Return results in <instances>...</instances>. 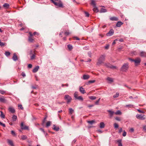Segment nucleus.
<instances>
[{"label":"nucleus","instance_id":"obj_50","mask_svg":"<svg viewBox=\"0 0 146 146\" xmlns=\"http://www.w3.org/2000/svg\"><path fill=\"white\" fill-rule=\"evenodd\" d=\"M126 133L125 131H123V133L122 135L124 137H125L126 136Z\"/></svg>","mask_w":146,"mask_h":146},{"label":"nucleus","instance_id":"obj_1","mask_svg":"<svg viewBox=\"0 0 146 146\" xmlns=\"http://www.w3.org/2000/svg\"><path fill=\"white\" fill-rule=\"evenodd\" d=\"M106 56L104 54L100 55L99 58L98 59V61L96 63V64L98 66L100 65L103 63L105 59Z\"/></svg>","mask_w":146,"mask_h":146},{"label":"nucleus","instance_id":"obj_51","mask_svg":"<svg viewBox=\"0 0 146 146\" xmlns=\"http://www.w3.org/2000/svg\"><path fill=\"white\" fill-rule=\"evenodd\" d=\"M33 35H37V36H38L39 35V34L38 33H37L36 32H35L33 34Z\"/></svg>","mask_w":146,"mask_h":146},{"label":"nucleus","instance_id":"obj_10","mask_svg":"<svg viewBox=\"0 0 146 146\" xmlns=\"http://www.w3.org/2000/svg\"><path fill=\"white\" fill-rule=\"evenodd\" d=\"M30 36L29 37V40L31 42H32L33 40V39L32 38V36H33L32 34L31 33L29 32Z\"/></svg>","mask_w":146,"mask_h":146},{"label":"nucleus","instance_id":"obj_9","mask_svg":"<svg viewBox=\"0 0 146 146\" xmlns=\"http://www.w3.org/2000/svg\"><path fill=\"white\" fill-rule=\"evenodd\" d=\"M140 56L142 57H146V52L144 51H142L140 52Z\"/></svg>","mask_w":146,"mask_h":146},{"label":"nucleus","instance_id":"obj_25","mask_svg":"<svg viewBox=\"0 0 146 146\" xmlns=\"http://www.w3.org/2000/svg\"><path fill=\"white\" fill-rule=\"evenodd\" d=\"M94 8L93 9V11L96 13H97L98 12V10L96 6L94 7Z\"/></svg>","mask_w":146,"mask_h":146},{"label":"nucleus","instance_id":"obj_61","mask_svg":"<svg viewBox=\"0 0 146 146\" xmlns=\"http://www.w3.org/2000/svg\"><path fill=\"white\" fill-rule=\"evenodd\" d=\"M74 38L75 39L77 40H80V39L77 36L74 37Z\"/></svg>","mask_w":146,"mask_h":146},{"label":"nucleus","instance_id":"obj_47","mask_svg":"<svg viewBox=\"0 0 146 146\" xmlns=\"http://www.w3.org/2000/svg\"><path fill=\"white\" fill-rule=\"evenodd\" d=\"M84 13L86 17H88L89 16L90 14L88 12L85 11L84 12Z\"/></svg>","mask_w":146,"mask_h":146},{"label":"nucleus","instance_id":"obj_14","mask_svg":"<svg viewBox=\"0 0 146 146\" xmlns=\"http://www.w3.org/2000/svg\"><path fill=\"white\" fill-rule=\"evenodd\" d=\"M107 111L109 113L110 117H112L113 114L115 113L114 111L110 110H108Z\"/></svg>","mask_w":146,"mask_h":146},{"label":"nucleus","instance_id":"obj_28","mask_svg":"<svg viewBox=\"0 0 146 146\" xmlns=\"http://www.w3.org/2000/svg\"><path fill=\"white\" fill-rule=\"evenodd\" d=\"M53 126L54 127L53 128V129L54 130L56 131H58L59 130V128L58 127H56L54 125Z\"/></svg>","mask_w":146,"mask_h":146},{"label":"nucleus","instance_id":"obj_35","mask_svg":"<svg viewBox=\"0 0 146 146\" xmlns=\"http://www.w3.org/2000/svg\"><path fill=\"white\" fill-rule=\"evenodd\" d=\"M17 119V116L16 115H14L12 117V119L14 121H15Z\"/></svg>","mask_w":146,"mask_h":146},{"label":"nucleus","instance_id":"obj_7","mask_svg":"<svg viewBox=\"0 0 146 146\" xmlns=\"http://www.w3.org/2000/svg\"><path fill=\"white\" fill-rule=\"evenodd\" d=\"M114 33V31L113 29H111L109 32L106 34V35L107 36H110L112 35Z\"/></svg>","mask_w":146,"mask_h":146},{"label":"nucleus","instance_id":"obj_3","mask_svg":"<svg viewBox=\"0 0 146 146\" xmlns=\"http://www.w3.org/2000/svg\"><path fill=\"white\" fill-rule=\"evenodd\" d=\"M52 3L58 6L59 7L64 8V6L63 5V4L61 1H59L58 3L56 2L53 0H50Z\"/></svg>","mask_w":146,"mask_h":146},{"label":"nucleus","instance_id":"obj_30","mask_svg":"<svg viewBox=\"0 0 146 146\" xmlns=\"http://www.w3.org/2000/svg\"><path fill=\"white\" fill-rule=\"evenodd\" d=\"M27 137L25 135H22L21 137V139L23 140H25L27 139Z\"/></svg>","mask_w":146,"mask_h":146},{"label":"nucleus","instance_id":"obj_44","mask_svg":"<svg viewBox=\"0 0 146 146\" xmlns=\"http://www.w3.org/2000/svg\"><path fill=\"white\" fill-rule=\"evenodd\" d=\"M105 65L107 67L109 68H110L111 65V64L109 63H106Z\"/></svg>","mask_w":146,"mask_h":146},{"label":"nucleus","instance_id":"obj_64","mask_svg":"<svg viewBox=\"0 0 146 146\" xmlns=\"http://www.w3.org/2000/svg\"><path fill=\"white\" fill-rule=\"evenodd\" d=\"M83 49L84 50H88L89 49V48H88V47H87L85 46V47H84L83 48Z\"/></svg>","mask_w":146,"mask_h":146},{"label":"nucleus","instance_id":"obj_42","mask_svg":"<svg viewBox=\"0 0 146 146\" xmlns=\"http://www.w3.org/2000/svg\"><path fill=\"white\" fill-rule=\"evenodd\" d=\"M119 94L118 93H117L115 95H114L113 96V97L114 98H116L119 96Z\"/></svg>","mask_w":146,"mask_h":146},{"label":"nucleus","instance_id":"obj_33","mask_svg":"<svg viewBox=\"0 0 146 146\" xmlns=\"http://www.w3.org/2000/svg\"><path fill=\"white\" fill-rule=\"evenodd\" d=\"M3 6L6 8H7L9 7V5L7 3H5L3 5Z\"/></svg>","mask_w":146,"mask_h":146},{"label":"nucleus","instance_id":"obj_11","mask_svg":"<svg viewBox=\"0 0 146 146\" xmlns=\"http://www.w3.org/2000/svg\"><path fill=\"white\" fill-rule=\"evenodd\" d=\"M79 90L80 92L82 94H84L86 92L84 89L82 87H80Z\"/></svg>","mask_w":146,"mask_h":146},{"label":"nucleus","instance_id":"obj_20","mask_svg":"<svg viewBox=\"0 0 146 146\" xmlns=\"http://www.w3.org/2000/svg\"><path fill=\"white\" fill-rule=\"evenodd\" d=\"M110 19L111 21H117L118 20L117 18L115 17H112L110 18Z\"/></svg>","mask_w":146,"mask_h":146},{"label":"nucleus","instance_id":"obj_38","mask_svg":"<svg viewBox=\"0 0 146 146\" xmlns=\"http://www.w3.org/2000/svg\"><path fill=\"white\" fill-rule=\"evenodd\" d=\"M5 54L6 56H8L10 55V53L9 52L6 51L5 52Z\"/></svg>","mask_w":146,"mask_h":146},{"label":"nucleus","instance_id":"obj_18","mask_svg":"<svg viewBox=\"0 0 146 146\" xmlns=\"http://www.w3.org/2000/svg\"><path fill=\"white\" fill-rule=\"evenodd\" d=\"M0 102L3 103H6V100L3 97H0Z\"/></svg>","mask_w":146,"mask_h":146},{"label":"nucleus","instance_id":"obj_39","mask_svg":"<svg viewBox=\"0 0 146 146\" xmlns=\"http://www.w3.org/2000/svg\"><path fill=\"white\" fill-rule=\"evenodd\" d=\"M107 80L108 81H110V82H112L113 81V80L112 78H110V77H108L107 78Z\"/></svg>","mask_w":146,"mask_h":146},{"label":"nucleus","instance_id":"obj_43","mask_svg":"<svg viewBox=\"0 0 146 146\" xmlns=\"http://www.w3.org/2000/svg\"><path fill=\"white\" fill-rule=\"evenodd\" d=\"M76 99H78L79 100H81L82 101L83 100V98L82 96H79V97H78Z\"/></svg>","mask_w":146,"mask_h":146},{"label":"nucleus","instance_id":"obj_53","mask_svg":"<svg viewBox=\"0 0 146 146\" xmlns=\"http://www.w3.org/2000/svg\"><path fill=\"white\" fill-rule=\"evenodd\" d=\"M110 68L112 69H116V67L111 65Z\"/></svg>","mask_w":146,"mask_h":146},{"label":"nucleus","instance_id":"obj_6","mask_svg":"<svg viewBox=\"0 0 146 146\" xmlns=\"http://www.w3.org/2000/svg\"><path fill=\"white\" fill-rule=\"evenodd\" d=\"M141 61V59L139 58H137L134 60V62L135 65H137L140 64Z\"/></svg>","mask_w":146,"mask_h":146},{"label":"nucleus","instance_id":"obj_22","mask_svg":"<svg viewBox=\"0 0 146 146\" xmlns=\"http://www.w3.org/2000/svg\"><path fill=\"white\" fill-rule=\"evenodd\" d=\"M69 110V114L70 115L72 114L74 112V110L72 108H70Z\"/></svg>","mask_w":146,"mask_h":146},{"label":"nucleus","instance_id":"obj_63","mask_svg":"<svg viewBox=\"0 0 146 146\" xmlns=\"http://www.w3.org/2000/svg\"><path fill=\"white\" fill-rule=\"evenodd\" d=\"M137 111L138 112H139L140 113H144V112L143 111H141L139 109H138Z\"/></svg>","mask_w":146,"mask_h":146},{"label":"nucleus","instance_id":"obj_59","mask_svg":"<svg viewBox=\"0 0 146 146\" xmlns=\"http://www.w3.org/2000/svg\"><path fill=\"white\" fill-rule=\"evenodd\" d=\"M32 65L31 64H29L28 65V68H31L32 67Z\"/></svg>","mask_w":146,"mask_h":146},{"label":"nucleus","instance_id":"obj_27","mask_svg":"<svg viewBox=\"0 0 146 146\" xmlns=\"http://www.w3.org/2000/svg\"><path fill=\"white\" fill-rule=\"evenodd\" d=\"M87 122L88 123L92 125L94 123H96V122L95 120H91V121H87Z\"/></svg>","mask_w":146,"mask_h":146},{"label":"nucleus","instance_id":"obj_2","mask_svg":"<svg viewBox=\"0 0 146 146\" xmlns=\"http://www.w3.org/2000/svg\"><path fill=\"white\" fill-rule=\"evenodd\" d=\"M129 67V63L128 62L125 63L121 68L120 70L123 72H125L128 69Z\"/></svg>","mask_w":146,"mask_h":146},{"label":"nucleus","instance_id":"obj_31","mask_svg":"<svg viewBox=\"0 0 146 146\" xmlns=\"http://www.w3.org/2000/svg\"><path fill=\"white\" fill-rule=\"evenodd\" d=\"M51 122L50 121H48L46 124V127H48L50 126L51 124Z\"/></svg>","mask_w":146,"mask_h":146},{"label":"nucleus","instance_id":"obj_5","mask_svg":"<svg viewBox=\"0 0 146 146\" xmlns=\"http://www.w3.org/2000/svg\"><path fill=\"white\" fill-rule=\"evenodd\" d=\"M136 117L137 119L141 120H144L146 118L145 115H142L141 114H137Z\"/></svg>","mask_w":146,"mask_h":146},{"label":"nucleus","instance_id":"obj_54","mask_svg":"<svg viewBox=\"0 0 146 146\" xmlns=\"http://www.w3.org/2000/svg\"><path fill=\"white\" fill-rule=\"evenodd\" d=\"M88 56H89L90 57H91V54H92V53H91V52H88Z\"/></svg>","mask_w":146,"mask_h":146},{"label":"nucleus","instance_id":"obj_49","mask_svg":"<svg viewBox=\"0 0 146 146\" xmlns=\"http://www.w3.org/2000/svg\"><path fill=\"white\" fill-rule=\"evenodd\" d=\"M11 133L13 136H15L16 135L15 133L12 130L11 131Z\"/></svg>","mask_w":146,"mask_h":146},{"label":"nucleus","instance_id":"obj_45","mask_svg":"<svg viewBox=\"0 0 146 146\" xmlns=\"http://www.w3.org/2000/svg\"><path fill=\"white\" fill-rule=\"evenodd\" d=\"M18 107L19 109H21V110H23V107L22 105L21 104L18 105Z\"/></svg>","mask_w":146,"mask_h":146},{"label":"nucleus","instance_id":"obj_8","mask_svg":"<svg viewBox=\"0 0 146 146\" xmlns=\"http://www.w3.org/2000/svg\"><path fill=\"white\" fill-rule=\"evenodd\" d=\"M21 127L22 129H28V127L27 126L24 125L23 123L22 122L21 125Z\"/></svg>","mask_w":146,"mask_h":146},{"label":"nucleus","instance_id":"obj_56","mask_svg":"<svg viewBox=\"0 0 146 146\" xmlns=\"http://www.w3.org/2000/svg\"><path fill=\"white\" fill-rule=\"evenodd\" d=\"M40 129L41 131H42V132H43V133H44V134H45V131H44V129H43L42 128H40Z\"/></svg>","mask_w":146,"mask_h":146},{"label":"nucleus","instance_id":"obj_57","mask_svg":"<svg viewBox=\"0 0 146 146\" xmlns=\"http://www.w3.org/2000/svg\"><path fill=\"white\" fill-rule=\"evenodd\" d=\"M109 45L108 44L105 46V49H108L109 48Z\"/></svg>","mask_w":146,"mask_h":146},{"label":"nucleus","instance_id":"obj_46","mask_svg":"<svg viewBox=\"0 0 146 146\" xmlns=\"http://www.w3.org/2000/svg\"><path fill=\"white\" fill-rule=\"evenodd\" d=\"M35 54H33L31 57V60H33L35 58Z\"/></svg>","mask_w":146,"mask_h":146},{"label":"nucleus","instance_id":"obj_52","mask_svg":"<svg viewBox=\"0 0 146 146\" xmlns=\"http://www.w3.org/2000/svg\"><path fill=\"white\" fill-rule=\"evenodd\" d=\"M0 125H2L3 127H5V124L3 123L2 122L0 121Z\"/></svg>","mask_w":146,"mask_h":146},{"label":"nucleus","instance_id":"obj_41","mask_svg":"<svg viewBox=\"0 0 146 146\" xmlns=\"http://www.w3.org/2000/svg\"><path fill=\"white\" fill-rule=\"evenodd\" d=\"M74 97L76 99L78 97V92H75L74 93Z\"/></svg>","mask_w":146,"mask_h":146},{"label":"nucleus","instance_id":"obj_32","mask_svg":"<svg viewBox=\"0 0 146 146\" xmlns=\"http://www.w3.org/2000/svg\"><path fill=\"white\" fill-rule=\"evenodd\" d=\"M95 82L94 80H90L86 83V85H89L90 84L94 83Z\"/></svg>","mask_w":146,"mask_h":146},{"label":"nucleus","instance_id":"obj_16","mask_svg":"<svg viewBox=\"0 0 146 146\" xmlns=\"http://www.w3.org/2000/svg\"><path fill=\"white\" fill-rule=\"evenodd\" d=\"M7 141L9 145L11 146H14L13 142L12 140L8 139Z\"/></svg>","mask_w":146,"mask_h":146},{"label":"nucleus","instance_id":"obj_62","mask_svg":"<svg viewBox=\"0 0 146 146\" xmlns=\"http://www.w3.org/2000/svg\"><path fill=\"white\" fill-rule=\"evenodd\" d=\"M46 119V117H45L42 121L43 123H44Z\"/></svg>","mask_w":146,"mask_h":146},{"label":"nucleus","instance_id":"obj_4","mask_svg":"<svg viewBox=\"0 0 146 146\" xmlns=\"http://www.w3.org/2000/svg\"><path fill=\"white\" fill-rule=\"evenodd\" d=\"M64 98V99L66 101L67 103L68 104L70 103L72 100L71 97L69 95H66L65 96Z\"/></svg>","mask_w":146,"mask_h":146},{"label":"nucleus","instance_id":"obj_24","mask_svg":"<svg viewBox=\"0 0 146 146\" xmlns=\"http://www.w3.org/2000/svg\"><path fill=\"white\" fill-rule=\"evenodd\" d=\"M68 48L69 49V50L70 51L71 50L73 49V46H72L70 44H68L67 45Z\"/></svg>","mask_w":146,"mask_h":146},{"label":"nucleus","instance_id":"obj_13","mask_svg":"<svg viewBox=\"0 0 146 146\" xmlns=\"http://www.w3.org/2000/svg\"><path fill=\"white\" fill-rule=\"evenodd\" d=\"M13 60L15 61H16L18 60V58L17 56L16 55V54L14 53L13 54V56L12 57Z\"/></svg>","mask_w":146,"mask_h":146},{"label":"nucleus","instance_id":"obj_36","mask_svg":"<svg viewBox=\"0 0 146 146\" xmlns=\"http://www.w3.org/2000/svg\"><path fill=\"white\" fill-rule=\"evenodd\" d=\"M1 115H0L1 117L3 118H5V115L3 113V112L1 111Z\"/></svg>","mask_w":146,"mask_h":146},{"label":"nucleus","instance_id":"obj_37","mask_svg":"<svg viewBox=\"0 0 146 146\" xmlns=\"http://www.w3.org/2000/svg\"><path fill=\"white\" fill-rule=\"evenodd\" d=\"M89 98L91 100H95L96 98V97L94 96H91L89 97Z\"/></svg>","mask_w":146,"mask_h":146},{"label":"nucleus","instance_id":"obj_12","mask_svg":"<svg viewBox=\"0 0 146 146\" xmlns=\"http://www.w3.org/2000/svg\"><path fill=\"white\" fill-rule=\"evenodd\" d=\"M9 111L12 113H14L15 110V109L11 107H10L8 109Z\"/></svg>","mask_w":146,"mask_h":146},{"label":"nucleus","instance_id":"obj_48","mask_svg":"<svg viewBox=\"0 0 146 146\" xmlns=\"http://www.w3.org/2000/svg\"><path fill=\"white\" fill-rule=\"evenodd\" d=\"M6 93V91L3 90H0V93L2 94H4Z\"/></svg>","mask_w":146,"mask_h":146},{"label":"nucleus","instance_id":"obj_58","mask_svg":"<svg viewBox=\"0 0 146 146\" xmlns=\"http://www.w3.org/2000/svg\"><path fill=\"white\" fill-rule=\"evenodd\" d=\"M129 60L131 61V62H134V59H131L130 58H129Z\"/></svg>","mask_w":146,"mask_h":146},{"label":"nucleus","instance_id":"obj_26","mask_svg":"<svg viewBox=\"0 0 146 146\" xmlns=\"http://www.w3.org/2000/svg\"><path fill=\"white\" fill-rule=\"evenodd\" d=\"M107 11L106 9H104L103 8H102L101 9L100 12L101 13H105V12H106Z\"/></svg>","mask_w":146,"mask_h":146},{"label":"nucleus","instance_id":"obj_55","mask_svg":"<svg viewBox=\"0 0 146 146\" xmlns=\"http://www.w3.org/2000/svg\"><path fill=\"white\" fill-rule=\"evenodd\" d=\"M115 119L117 120V121H121V119H120V118L118 117H116L115 118Z\"/></svg>","mask_w":146,"mask_h":146},{"label":"nucleus","instance_id":"obj_19","mask_svg":"<svg viewBox=\"0 0 146 146\" xmlns=\"http://www.w3.org/2000/svg\"><path fill=\"white\" fill-rule=\"evenodd\" d=\"M105 125L103 122H101L100 123V127L101 128H103L105 127Z\"/></svg>","mask_w":146,"mask_h":146},{"label":"nucleus","instance_id":"obj_60","mask_svg":"<svg viewBox=\"0 0 146 146\" xmlns=\"http://www.w3.org/2000/svg\"><path fill=\"white\" fill-rule=\"evenodd\" d=\"M21 75L23 77H24L25 76H26V74H25V73L24 72H22Z\"/></svg>","mask_w":146,"mask_h":146},{"label":"nucleus","instance_id":"obj_29","mask_svg":"<svg viewBox=\"0 0 146 146\" xmlns=\"http://www.w3.org/2000/svg\"><path fill=\"white\" fill-rule=\"evenodd\" d=\"M91 4L93 5V7L96 6L95 1L93 0H91Z\"/></svg>","mask_w":146,"mask_h":146},{"label":"nucleus","instance_id":"obj_17","mask_svg":"<svg viewBox=\"0 0 146 146\" xmlns=\"http://www.w3.org/2000/svg\"><path fill=\"white\" fill-rule=\"evenodd\" d=\"M123 23L122 22H121V21H118L116 25V26L117 27H120L123 24Z\"/></svg>","mask_w":146,"mask_h":146},{"label":"nucleus","instance_id":"obj_15","mask_svg":"<svg viewBox=\"0 0 146 146\" xmlns=\"http://www.w3.org/2000/svg\"><path fill=\"white\" fill-rule=\"evenodd\" d=\"M39 68V66H37L35 67L33 70V72L34 73H35L38 70Z\"/></svg>","mask_w":146,"mask_h":146},{"label":"nucleus","instance_id":"obj_34","mask_svg":"<svg viewBox=\"0 0 146 146\" xmlns=\"http://www.w3.org/2000/svg\"><path fill=\"white\" fill-rule=\"evenodd\" d=\"M115 114L116 115H120L121 114V112L120 110H118L115 113Z\"/></svg>","mask_w":146,"mask_h":146},{"label":"nucleus","instance_id":"obj_21","mask_svg":"<svg viewBox=\"0 0 146 146\" xmlns=\"http://www.w3.org/2000/svg\"><path fill=\"white\" fill-rule=\"evenodd\" d=\"M90 77V76L88 75H84L83 76V78L84 80H87Z\"/></svg>","mask_w":146,"mask_h":146},{"label":"nucleus","instance_id":"obj_40","mask_svg":"<svg viewBox=\"0 0 146 146\" xmlns=\"http://www.w3.org/2000/svg\"><path fill=\"white\" fill-rule=\"evenodd\" d=\"M114 126L115 128H118L119 127L118 124L116 123L114 124Z\"/></svg>","mask_w":146,"mask_h":146},{"label":"nucleus","instance_id":"obj_23","mask_svg":"<svg viewBox=\"0 0 146 146\" xmlns=\"http://www.w3.org/2000/svg\"><path fill=\"white\" fill-rule=\"evenodd\" d=\"M117 142L118 143V146H122L121 140L119 139L117 140Z\"/></svg>","mask_w":146,"mask_h":146}]
</instances>
